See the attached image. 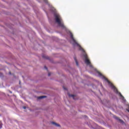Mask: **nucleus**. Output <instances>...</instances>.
I'll return each mask as SVG.
<instances>
[{
    "instance_id": "1",
    "label": "nucleus",
    "mask_w": 129,
    "mask_h": 129,
    "mask_svg": "<svg viewBox=\"0 0 129 129\" xmlns=\"http://www.w3.org/2000/svg\"><path fill=\"white\" fill-rule=\"evenodd\" d=\"M55 20L56 23L58 24V26L59 27H61V28H62V29H65V26L64 25V23L62 22V19H61V17L60 15L58 14H55L54 15Z\"/></svg>"
},
{
    "instance_id": "2",
    "label": "nucleus",
    "mask_w": 129,
    "mask_h": 129,
    "mask_svg": "<svg viewBox=\"0 0 129 129\" xmlns=\"http://www.w3.org/2000/svg\"><path fill=\"white\" fill-rule=\"evenodd\" d=\"M107 81L108 83L110 85L112 89H113V91L114 92H115V93H116V94H118L120 97H122V98H124V97L122 96V95H121V93H120V92H118L117 89L115 88V86L112 85V83H111V82L108 81V80H107Z\"/></svg>"
},
{
    "instance_id": "3",
    "label": "nucleus",
    "mask_w": 129,
    "mask_h": 129,
    "mask_svg": "<svg viewBox=\"0 0 129 129\" xmlns=\"http://www.w3.org/2000/svg\"><path fill=\"white\" fill-rule=\"evenodd\" d=\"M83 56L85 58V63L87 64V65H89L90 67H92V64H91V62L88 58V56L87 55V54L85 53L83 55Z\"/></svg>"
},
{
    "instance_id": "4",
    "label": "nucleus",
    "mask_w": 129,
    "mask_h": 129,
    "mask_svg": "<svg viewBox=\"0 0 129 129\" xmlns=\"http://www.w3.org/2000/svg\"><path fill=\"white\" fill-rule=\"evenodd\" d=\"M70 36H71V38L72 39V40H73L74 43H75V44H77V45H78V43H77L75 39H74V37H73V34H72V33H70Z\"/></svg>"
},
{
    "instance_id": "5",
    "label": "nucleus",
    "mask_w": 129,
    "mask_h": 129,
    "mask_svg": "<svg viewBox=\"0 0 129 129\" xmlns=\"http://www.w3.org/2000/svg\"><path fill=\"white\" fill-rule=\"evenodd\" d=\"M114 118H115V119L119 120V121H120V122H121V123H123V122H124L123 120L119 119V118H118V117L114 116Z\"/></svg>"
},
{
    "instance_id": "6",
    "label": "nucleus",
    "mask_w": 129,
    "mask_h": 129,
    "mask_svg": "<svg viewBox=\"0 0 129 129\" xmlns=\"http://www.w3.org/2000/svg\"><path fill=\"white\" fill-rule=\"evenodd\" d=\"M52 124L55 125V126H60V125L55 122H51Z\"/></svg>"
},
{
    "instance_id": "7",
    "label": "nucleus",
    "mask_w": 129,
    "mask_h": 129,
    "mask_svg": "<svg viewBox=\"0 0 129 129\" xmlns=\"http://www.w3.org/2000/svg\"><path fill=\"white\" fill-rule=\"evenodd\" d=\"M46 97H47L46 96H41L38 97L37 98L38 99H43V98H46Z\"/></svg>"
},
{
    "instance_id": "8",
    "label": "nucleus",
    "mask_w": 129,
    "mask_h": 129,
    "mask_svg": "<svg viewBox=\"0 0 129 129\" xmlns=\"http://www.w3.org/2000/svg\"><path fill=\"white\" fill-rule=\"evenodd\" d=\"M74 59H75V61L76 62V64L77 66H78L79 64H78V61H77V59H76V58L75 57H74Z\"/></svg>"
},
{
    "instance_id": "9",
    "label": "nucleus",
    "mask_w": 129,
    "mask_h": 129,
    "mask_svg": "<svg viewBox=\"0 0 129 129\" xmlns=\"http://www.w3.org/2000/svg\"><path fill=\"white\" fill-rule=\"evenodd\" d=\"M69 96L70 97H73V99H75L74 98V97H75V95H71V94H69Z\"/></svg>"
},
{
    "instance_id": "10",
    "label": "nucleus",
    "mask_w": 129,
    "mask_h": 129,
    "mask_svg": "<svg viewBox=\"0 0 129 129\" xmlns=\"http://www.w3.org/2000/svg\"><path fill=\"white\" fill-rule=\"evenodd\" d=\"M42 58H44V59H49L48 56H45V55H42Z\"/></svg>"
},
{
    "instance_id": "11",
    "label": "nucleus",
    "mask_w": 129,
    "mask_h": 129,
    "mask_svg": "<svg viewBox=\"0 0 129 129\" xmlns=\"http://www.w3.org/2000/svg\"><path fill=\"white\" fill-rule=\"evenodd\" d=\"M3 127V123L2 122H0V128H2Z\"/></svg>"
},
{
    "instance_id": "12",
    "label": "nucleus",
    "mask_w": 129,
    "mask_h": 129,
    "mask_svg": "<svg viewBox=\"0 0 129 129\" xmlns=\"http://www.w3.org/2000/svg\"><path fill=\"white\" fill-rule=\"evenodd\" d=\"M80 50H81V51H82L83 52H84V49L82 48V47H80Z\"/></svg>"
},
{
    "instance_id": "13",
    "label": "nucleus",
    "mask_w": 129,
    "mask_h": 129,
    "mask_svg": "<svg viewBox=\"0 0 129 129\" xmlns=\"http://www.w3.org/2000/svg\"><path fill=\"white\" fill-rule=\"evenodd\" d=\"M99 76H102V74L100 73H99Z\"/></svg>"
},
{
    "instance_id": "14",
    "label": "nucleus",
    "mask_w": 129,
    "mask_h": 129,
    "mask_svg": "<svg viewBox=\"0 0 129 129\" xmlns=\"http://www.w3.org/2000/svg\"><path fill=\"white\" fill-rule=\"evenodd\" d=\"M63 88L64 90H67V88H65L64 87H63Z\"/></svg>"
},
{
    "instance_id": "15",
    "label": "nucleus",
    "mask_w": 129,
    "mask_h": 129,
    "mask_svg": "<svg viewBox=\"0 0 129 129\" xmlns=\"http://www.w3.org/2000/svg\"><path fill=\"white\" fill-rule=\"evenodd\" d=\"M48 76H51V73H48Z\"/></svg>"
},
{
    "instance_id": "16",
    "label": "nucleus",
    "mask_w": 129,
    "mask_h": 129,
    "mask_svg": "<svg viewBox=\"0 0 129 129\" xmlns=\"http://www.w3.org/2000/svg\"><path fill=\"white\" fill-rule=\"evenodd\" d=\"M44 68H45V69H46V70H48V68H47L46 66L44 67Z\"/></svg>"
},
{
    "instance_id": "17",
    "label": "nucleus",
    "mask_w": 129,
    "mask_h": 129,
    "mask_svg": "<svg viewBox=\"0 0 129 129\" xmlns=\"http://www.w3.org/2000/svg\"><path fill=\"white\" fill-rule=\"evenodd\" d=\"M23 108H24V109H26V106H24Z\"/></svg>"
},
{
    "instance_id": "18",
    "label": "nucleus",
    "mask_w": 129,
    "mask_h": 129,
    "mask_svg": "<svg viewBox=\"0 0 129 129\" xmlns=\"http://www.w3.org/2000/svg\"><path fill=\"white\" fill-rule=\"evenodd\" d=\"M45 3H48V1L47 0H45Z\"/></svg>"
},
{
    "instance_id": "19",
    "label": "nucleus",
    "mask_w": 129,
    "mask_h": 129,
    "mask_svg": "<svg viewBox=\"0 0 129 129\" xmlns=\"http://www.w3.org/2000/svg\"><path fill=\"white\" fill-rule=\"evenodd\" d=\"M126 110H127V111H128V112H129V110H128V109H126Z\"/></svg>"
},
{
    "instance_id": "20",
    "label": "nucleus",
    "mask_w": 129,
    "mask_h": 129,
    "mask_svg": "<svg viewBox=\"0 0 129 129\" xmlns=\"http://www.w3.org/2000/svg\"><path fill=\"white\" fill-rule=\"evenodd\" d=\"M9 74H10V75H11V74H12V73H11V72H10Z\"/></svg>"
},
{
    "instance_id": "21",
    "label": "nucleus",
    "mask_w": 129,
    "mask_h": 129,
    "mask_svg": "<svg viewBox=\"0 0 129 129\" xmlns=\"http://www.w3.org/2000/svg\"><path fill=\"white\" fill-rule=\"evenodd\" d=\"M20 84H21V81L19 82Z\"/></svg>"
}]
</instances>
